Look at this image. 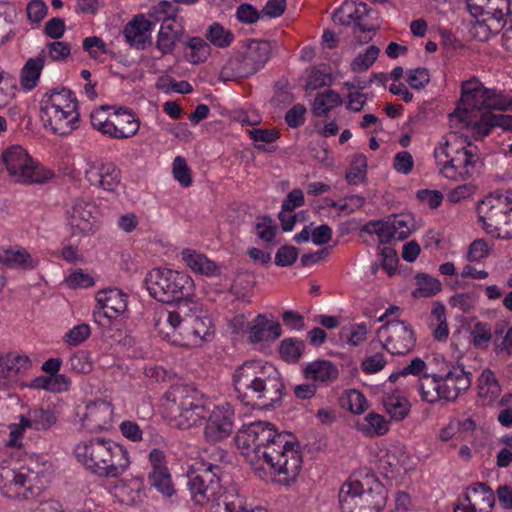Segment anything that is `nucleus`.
I'll return each instance as SVG.
<instances>
[{
    "instance_id": "1",
    "label": "nucleus",
    "mask_w": 512,
    "mask_h": 512,
    "mask_svg": "<svg viewBox=\"0 0 512 512\" xmlns=\"http://www.w3.org/2000/svg\"><path fill=\"white\" fill-rule=\"evenodd\" d=\"M237 449L259 477L270 469L276 481L289 485L302 468L303 457L299 443L285 432H278L266 421L244 425L235 438Z\"/></svg>"
},
{
    "instance_id": "2",
    "label": "nucleus",
    "mask_w": 512,
    "mask_h": 512,
    "mask_svg": "<svg viewBox=\"0 0 512 512\" xmlns=\"http://www.w3.org/2000/svg\"><path fill=\"white\" fill-rule=\"evenodd\" d=\"M461 91L460 103L450 114V126L465 139H483L496 127L512 131V99L477 79L463 82ZM508 148L512 154V143Z\"/></svg>"
},
{
    "instance_id": "3",
    "label": "nucleus",
    "mask_w": 512,
    "mask_h": 512,
    "mask_svg": "<svg viewBox=\"0 0 512 512\" xmlns=\"http://www.w3.org/2000/svg\"><path fill=\"white\" fill-rule=\"evenodd\" d=\"M237 397L247 405L273 408L283 396L284 383L278 370L262 361H246L233 373Z\"/></svg>"
},
{
    "instance_id": "4",
    "label": "nucleus",
    "mask_w": 512,
    "mask_h": 512,
    "mask_svg": "<svg viewBox=\"0 0 512 512\" xmlns=\"http://www.w3.org/2000/svg\"><path fill=\"white\" fill-rule=\"evenodd\" d=\"M187 303L177 309L161 308L154 314V326L159 336L177 346L194 347L211 340L214 327L207 313L200 315L183 313Z\"/></svg>"
},
{
    "instance_id": "5",
    "label": "nucleus",
    "mask_w": 512,
    "mask_h": 512,
    "mask_svg": "<svg viewBox=\"0 0 512 512\" xmlns=\"http://www.w3.org/2000/svg\"><path fill=\"white\" fill-rule=\"evenodd\" d=\"M74 454L87 470L103 477L117 478L131 463L127 449L105 437L80 441L74 448Z\"/></svg>"
},
{
    "instance_id": "6",
    "label": "nucleus",
    "mask_w": 512,
    "mask_h": 512,
    "mask_svg": "<svg viewBox=\"0 0 512 512\" xmlns=\"http://www.w3.org/2000/svg\"><path fill=\"white\" fill-rule=\"evenodd\" d=\"M461 131H450L442 136L433 150L438 173L452 181H465L475 171L478 156L461 140Z\"/></svg>"
},
{
    "instance_id": "7",
    "label": "nucleus",
    "mask_w": 512,
    "mask_h": 512,
    "mask_svg": "<svg viewBox=\"0 0 512 512\" xmlns=\"http://www.w3.org/2000/svg\"><path fill=\"white\" fill-rule=\"evenodd\" d=\"M39 104L43 126L53 134L69 135L78 128V101L71 90L50 89L43 94Z\"/></svg>"
},
{
    "instance_id": "8",
    "label": "nucleus",
    "mask_w": 512,
    "mask_h": 512,
    "mask_svg": "<svg viewBox=\"0 0 512 512\" xmlns=\"http://www.w3.org/2000/svg\"><path fill=\"white\" fill-rule=\"evenodd\" d=\"M162 405L166 417L180 429L199 425L208 413L203 394L184 384L172 386L164 394Z\"/></svg>"
},
{
    "instance_id": "9",
    "label": "nucleus",
    "mask_w": 512,
    "mask_h": 512,
    "mask_svg": "<svg viewBox=\"0 0 512 512\" xmlns=\"http://www.w3.org/2000/svg\"><path fill=\"white\" fill-rule=\"evenodd\" d=\"M387 492L373 475L349 479L339 491L342 512H380L386 503Z\"/></svg>"
},
{
    "instance_id": "10",
    "label": "nucleus",
    "mask_w": 512,
    "mask_h": 512,
    "mask_svg": "<svg viewBox=\"0 0 512 512\" xmlns=\"http://www.w3.org/2000/svg\"><path fill=\"white\" fill-rule=\"evenodd\" d=\"M144 285L153 298L163 303L187 300L195 290L194 281L188 274L168 268L150 270Z\"/></svg>"
},
{
    "instance_id": "11",
    "label": "nucleus",
    "mask_w": 512,
    "mask_h": 512,
    "mask_svg": "<svg viewBox=\"0 0 512 512\" xmlns=\"http://www.w3.org/2000/svg\"><path fill=\"white\" fill-rule=\"evenodd\" d=\"M485 232L500 239L512 238V191L490 194L477 206Z\"/></svg>"
},
{
    "instance_id": "12",
    "label": "nucleus",
    "mask_w": 512,
    "mask_h": 512,
    "mask_svg": "<svg viewBox=\"0 0 512 512\" xmlns=\"http://www.w3.org/2000/svg\"><path fill=\"white\" fill-rule=\"evenodd\" d=\"M470 14L477 19L473 34L480 41L499 33L509 20L512 23V0H466Z\"/></svg>"
},
{
    "instance_id": "13",
    "label": "nucleus",
    "mask_w": 512,
    "mask_h": 512,
    "mask_svg": "<svg viewBox=\"0 0 512 512\" xmlns=\"http://www.w3.org/2000/svg\"><path fill=\"white\" fill-rule=\"evenodd\" d=\"M90 121L94 129L115 140L134 137L141 126L138 116L126 107H100L91 112Z\"/></svg>"
},
{
    "instance_id": "14",
    "label": "nucleus",
    "mask_w": 512,
    "mask_h": 512,
    "mask_svg": "<svg viewBox=\"0 0 512 512\" xmlns=\"http://www.w3.org/2000/svg\"><path fill=\"white\" fill-rule=\"evenodd\" d=\"M2 163L13 182L42 184L53 177V173L34 160L20 145H12L2 152Z\"/></svg>"
},
{
    "instance_id": "15",
    "label": "nucleus",
    "mask_w": 512,
    "mask_h": 512,
    "mask_svg": "<svg viewBox=\"0 0 512 512\" xmlns=\"http://www.w3.org/2000/svg\"><path fill=\"white\" fill-rule=\"evenodd\" d=\"M187 487L191 500L200 506L211 504L212 512H222L220 500L223 486L220 468L216 465L201 464V467L188 474Z\"/></svg>"
},
{
    "instance_id": "16",
    "label": "nucleus",
    "mask_w": 512,
    "mask_h": 512,
    "mask_svg": "<svg viewBox=\"0 0 512 512\" xmlns=\"http://www.w3.org/2000/svg\"><path fill=\"white\" fill-rule=\"evenodd\" d=\"M272 51L270 42L251 40L245 50L230 58L223 66L221 75L224 79L244 78L255 74L268 62Z\"/></svg>"
},
{
    "instance_id": "17",
    "label": "nucleus",
    "mask_w": 512,
    "mask_h": 512,
    "mask_svg": "<svg viewBox=\"0 0 512 512\" xmlns=\"http://www.w3.org/2000/svg\"><path fill=\"white\" fill-rule=\"evenodd\" d=\"M37 474L28 467L9 463L0 465V494L9 499H27L33 495Z\"/></svg>"
},
{
    "instance_id": "18",
    "label": "nucleus",
    "mask_w": 512,
    "mask_h": 512,
    "mask_svg": "<svg viewBox=\"0 0 512 512\" xmlns=\"http://www.w3.org/2000/svg\"><path fill=\"white\" fill-rule=\"evenodd\" d=\"M383 347L393 355L409 352L415 345V336L409 324L404 321H389L378 330Z\"/></svg>"
},
{
    "instance_id": "19",
    "label": "nucleus",
    "mask_w": 512,
    "mask_h": 512,
    "mask_svg": "<svg viewBox=\"0 0 512 512\" xmlns=\"http://www.w3.org/2000/svg\"><path fill=\"white\" fill-rule=\"evenodd\" d=\"M234 425V409L228 402L214 406L204 428V437L208 442L217 443L229 437Z\"/></svg>"
},
{
    "instance_id": "20",
    "label": "nucleus",
    "mask_w": 512,
    "mask_h": 512,
    "mask_svg": "<svg viewBox=\"0 0 512 512\" xmlns=\"http://www.w3.org/2000/svg\"><path fill=\"white\" fill-rule=\"evenodd\" d=\"M148 460L151 467L147 476L150 486L166 499L173 497L176 489L167 466L165 453L157 448L152 449Z\"/></svg>"
},
{
    "instance_id": "21",
    "label": "nucleus",
    "mask_w": 512,
    "mask_h": 512,
    "mask_svg": "<svg viewBox=\"0 0 512 512\" xmlns=\"http://www.w3.org/2000/svg\"><path fill=\"white\" fill-rule=\"evenodd\" d=\"M414 229V220L410 215H397L383 221H371L365 226L369 233H375L381 242L404 240Z\"/></svg>"
},
{
    "instance_id": "22",
    "label": "nucleus",
    "mask_w": 512,
    "mask_h": 512,
    "mask_svg": "<svg viewBox=\"0 0 512 512\" xmlns=\"http://www.w3.org/2000/svg\"><path fill=\"white\" fill-rule=\"evenodd\" d=\"M494 503L493 490L484 483H474L457 500L454 512H490Z\"/></svg>"
},
{
    "instance_id": "23",
    "label": "nucleus",
    "mask_w": 512,
    "mask_h": 512,
    "mask_svg": "<svg viewBox=\"0 0 512 512\" xmlns=\"http://www.w3.org/2000/svg\"><path fill=\"white\" fill-rule=\"evenodd\" d=\"M84 173L91 185L108 192L115 191L121 182L120 170L112 162L89 158Z\"/></svg>"
},
{
    "instance_id": "24",
    "label": "nucleus",
    "mask_w": 512,
    "mask_h": 512,
    "mask_svg": "<svg viewBox=\"0 0 512 512\" xmlns=\"http://www.w3.org/2000/svg\"><path fill=\"white\" fill-rule=\"evenodd\" d=\"M32 368V360L25 352L10 349L0 353V381L16 383Z\"/></svg>"
},
{
    "instance_id": "25",
    "label": "nucleus",
    "mask_w": 512,
    "mask_h": 512,
    "mask_svg": "<svg viewBox=\"0 0 512 512\" xmlns=\"http://www.w3.org/2000/svg\"><path fill=\"white\" fill-rule=\"evenodd\" d=\"M67 224L73 234H85L93 230L97 218V207L85 199H75L67 209Z\"/></svg>"
},
{
    "instance_id": "26",
    "label": "nucleus",
    "mask_w": 512,
    "mask_h": 512,
    "mask_svg": "<svg viewBox=\"0 0 512 512\" xmlns=\"http://www.w3.org/2000/svg\"><path fill=\"white\" fill-rule=\"evenodd\" d=\"M113 408L107 401H96L86 406L81 419L82 428L88 432L108 430L112 425Z\"/></svg>"
},
{
    "instance_id": "27",
    "label": "nucleus",
    "mask_w": 512,
    "mask_h": 512,
    "mask_svg": "<svg viewBox=\"0 0 512 512\" xmlns=\"http://www.w3.org/2000/svg\"><path fill=\"white\" fill-rule=\"evenodd\" d=\"M439 382L442 400L454 401L470 388L472 380L470 373L458 365L453 366L443 376H439Z\"/></svg>"
},
{
    "instance_id": "28",
    "label": "nucleus",
    "mask_w": 512,
    "mask_h": 512,
    "mask_svg": "<svg viewBox=\"0 0 512 512\" xmlns=\"http://www.w3.org/2000/svg\"><path fill=\"white\" fill-rule=\"evenodd\" d=\"M301 372L305 380L314 383L318 387L330 385L339 375L337 366L325 359H317L303 364Z\"/></svg>"
},
{
    "instance_id": "29",
    "label": "nucleus",
    "mask_w": 512,
    "mask_h": 512,
    "mask_svg": "<svg viewBox=\"0 0 512 512\" xmlns=\"http://www.w3.org/2000/svg\"><path fill=\"white\" fill-rule=\"evenodd\" d=\"M96 300L98 304L94 316L103 315L108 319H113L122 314L127 307L126 295L119 289H107L97 293Z\"/></svg>"
},
{
    "instance_id": "30",
    "label": "nucleus",
    "mask_w": 512,
    "mask_h": 512,
    "mask_svg": "<svg viewBox=\"0 0 512 512\" xmlns=\"http://www.w3.org/2000/svg\"><path fill=\"white\" fill-rule=\"evenodd\" d=\"M184 26L180 20H167L161 23L155 46L162 55L174 52L178 42L184 34Z\"/></svg>"
},
{
    "instance_id": "31",
    "label": "nucleus",
    "mask_w": 512,
    "mask_h": 512,
    "mask_svg": "<svg viewBox=\"0 0 512 512\" xmlns=\"http://www.w3.org/2000/svg\"><path fill=\"white\" fill-rule=\"evenodd\" d=\"M282 334L280 324L267 318L264 314H259L251 322L249 327L248 339L251 343L263 341H274Z\"/></svg>"
},
{
    "instance_id": "32",
    "label": "nucleus",
    "mask_w": 512,
    "mask_h": 512,
    "mask_svg": "<svg viewBox=\"0 0 512 512\" xmlns=\"http://www.w3.org/2000/svg\"><path fill=\"white\" fill-rule=\"evenodd\" d=\"M152 23L145 16H136L124 28V36L131 45L144 48L151 41Z\"/></svg>"
},
{
    "instance_id": "33",
    "label": "nucleus",
    "mask_w": 512,
    "mask_h": 512,
    "mask_svg": "<svg viewBox=\"0 0 512 512\" xmlns=\"http://www.w3.org/2000/svg\"><path fill=\"white\" fill-rule=\"evenodd\" d=\"M367 6L362 2L346 0L333 13V21L340 25L361 26V21L367 15Z\"/></svg>"
},
{
    "instance_id": "34",
    "label": "nucleus",
    "mask_w": 512,
    "mask_h": 512,
    "mask_svg": "<svg viewBox=\"0 0 512 512\" xmlns=\"http://www.w3.org/2000/svg\"><path fill=\"white\" fill-rule=\"evenodd\" d=\"M0 263L10 268L31 270L38 266L39 259L22 247H14L0 249Z\"/></svg>"
},
{
    "instance_id": "35",
    "label": "nucleus",
    "mask_w": 512,
    "mask_h": 512,
    "mask_svg": "<svg viewBox=\"0 0 512 512\" xmlns=\"http://www.w3.org/2000/svg\"><path fill=\"white\" fill-rule=\"evenodd\" d=\"M181 259L194 273L205 276H216L220 273L219 267L214 261L196 250L183 249Z\"/></svg>"
},
{
    "instance_id": "36",
    "label": "nucleus",
    "mask_w": 512,
    "mask_h": 512,
    "mask_svg": "<svg viewBox=\"0 0 512 512\" xmlns=\"http://www.w3.org/2000/svg\"><path fill=\"white\" fill-rule=\"evenodd\" d=\"M45 66V52L29 58L20 71V86L25 92L33 90L39 83L42 70Z\"/></svg>"
},
{
    "instance_id": "37",
    "label": "nucleus",
    "mask_w": 512,
    "mask_h": 512,
    "mask_svg": "<svg viewBox=\"0 0 512 512\" xmlns=\"http://www.w3.org/2000/svg\"><path fill=\"white\" fill-rule=\"evenodd\" d=\"M356 427L367 437H380L388 433L390 422L381 414L369 412L357 421Z\"/></svg>"
},
{
    "instance_id": "38",
    "label": "nucleus",
    "mask_w": 512,
    "mask_h": 512,
    "mask_svg": "<svg viewBox=\"0 0 512 512\" xmlns=\"http://www.w3.org/2000/svg\"><path fill=\"white\" fill-rule=\"evenodd\" d=\"M501 388L490 370H484L478 379V396L484 405L494 402L500 395Z\"/></svg>"
},
{
    "instance_id": "39",
    "label": "nucleus",
    "mask_w": 512,
    "mask_h": 512,
    "mask_svg": "<svg viewBox=\"0 0 512 512\" xmlns=\"http://www.w3.org/2000/svg\"><path fill=\"white\" fill-rule=\"evenodd\" d=\"M220 509L222 512H246L250 508L245 497L240 495L235 487H230L222 490Z\"/></svg>"
},
{
    "instance_id": "40",
    "label": "nucleus",
    "mask_w": 512,
    "mask_h": 512,
    "mask_svg": "<svg viewBox=\"0 0 512 512\" xmlns=\"http://www.w3.org/2000/svg\"><path fill=\"white\" fill-rule=\"evenodd\" d=\"M25 424L38 431L48 430L56 423V417L50 410L42 408L31 409L28 411Z\"/></svg>"
},
{
    "instance_id": "41",
    "label": "nucleus",
    "mask_w": 512,
    "mask_h": 512,
    "mask_svg": "<svg viewBox=\"0 0 512 512\" xmlns=\"http://www.w3.org/2000/svg\"><path fill=\"white\" fill-rule=\"evenodd\" d=\"M340 95L333 90H326L319 93L313 103V112L316 116H325L332 109L341 105Z\"/></svg>"
},
{
    "instance_id": "42",
    "label": "nucleus",
    "mask_w": 512,
    "mask_h": 512,
    "mask_svg": "<svg viewBox=\"0 0 512 512\" xmlns=\"http://www.w3.org/2000/svg\"><path fill=\"white\" fill-rule=\"evenodd\" d=\"M385 411L394 420L400 421L404 419L409 412L408 401L398 394H387L383 398Z\"/></svg>"
},
{
    "instance_id": "43",
    "label": "nucleus",
    "mask_w": 512,
    "mask_h": 512,
    "mask_svg": "<svg viewBox=\"0 0 512 512\" xmlns=\"http://www.w3.org/2000/svg\"><path fill=\"white\" fill-rule=\"evenodd\" d=\"M418 389L422 400L435 403L442 400L440 393L439 376L424 375L419 379Z\"/></svg>"
},
{
    "instance_id": "44",
    "label": "nucleus",
    "mask_w": 512,
    "mask_h": 512,
    "mask_svg": "<svg viewBox=\"0 0 512 512\" xmlns=\"http://www.w3.org/2000/svg\"><path fill=\"white\" fill-rule=\"evenodd\" d=\"M369 328L365 323H355L341 330V339L348 345L357 347L367 340Z\"/></svg>"
},
{
    "instance_id": "45",
    "label": "nucleus",
    "mask_w": 512,
    "mask_h": 512,
    "mask_svg": "<svg viewBox=\"0 0 512 512\" xmlns=\"http://www.w3.org/2000/svg\"><path fill=\"white\" fill-rule=\"evenodd\" d=\"M431 326H435L433 335L438 341H445L449 336V328L446 321L444 305L438 303L433 306L431 312Z\"/></svg>"
},
{
    "instance_id": "46",
    "label": "nucleus",
    "mask_w": 512,
    "mask_h": 512,
    "mask_svg": "<svg viewBox=\"0 0 512 512\" xmlns=\"http://www.w3.org/2000/svg\"><path fill=\"white\" fill-rule=\"evenodd\" d=\"M304 342L297 338L284 339L279 347L281 358L288 363H296L304 352Z\"/></svg>"
},
{
    "instance_id": "47",
    "label": "nucleus",
    "mask_w": 512,
    "mask_h": 512,
    "mask_svg": "<svg viewBox=\"0 0 512 512\" xmlns=\"http://www.w3.org/2000/svg\"><path fill=\"white\" fill-rule=\"evenodd\" d=\"M186 46L190 49L187 59L192 64H199L207 60L211 53L210 45L199 37L189 39Z\"/></svg>"
},
{
    "instance_id": "48",
    "label": "nucleus",
    "mask_w": 512,
    "mask_h": 512,
    "mask_svg": "<svg viewBox=\"0 0 512 512\" xmlns=\"http://www.w3.org/2000/svg\"><path fill=\"white\" fill-rule=\"evenodd\" d=\"M206 38L214 46L226 48L233 42L234 34L219 23H213L207 30Z\"/></svg>"
},
{
    "instance_id": "49",
    "label": "nucleus",
    "mask_w": 512,
    "mask_h": 512,
    "mask_svg": "<svg viewBox=\"0 0 512 512\" xmlns=\"http://www.w3.org/2000/svg\"><path fill=\"white\" fill-rule=\"evenodd\" d=\"M407 458V455L403 452L399 453V455H397L396 452H387L384 456L381 457L379 461V468L386 475L399 471L401 468L406 470Z\"/></svg>"
},
{
    "instance_id": "50",
    "label": "nucleus",
    "mask_w": 512,
    "mask_h": 512,
    "mask_svg": "<svg viewBox=\"0 0 512 512\" xmlns=\"http://www.w3.org/2000/svg\"><path fill=\"white\" fill-rule=\"evenodd\" d=\"M379 52V48L374 45L367 47L363 53H359L352 61V71L363 72L369 69L376 61Z\"/></svg>"
},
{
    "instance_id": "51",
    "label": "nucleus",
    "mask_w": 512,
    "mask_h": 512,
    "mask_svg": "<svg viewBox=\"0 0 512 512\" xmlns=\"http://www.w3.org/2000/svg\"><path fill=\"white\" fill-rule=\"evenodd\" d=\"M417 285L418 287L414 293L417 297H431L441 290L440 281L427 274H422L417 277Z\"/></svg>"
},
{
    "instance_id": "52",
    "label": "nucleus",
    "mask_w": 512,
    "mask_h": 512,
    "mask_svg": "<svg viewBox=\"0 0 512 512\" xmlns=\"http://www.w3.org/2000/svg\"><path fill=\"white\" fill-rule=\"evenodd\" d=\"M255 231L261 240L272 242L276 236L277 225L270 217H258L255 221Z\"/></svg>"
},
{
    "instance_id": "53",
    "label": "nucleus",
    "mask_w": 512,
    "mask_h": 512,
    "mask_svg": "<svg viewBox=\"0 0 512 512\" xmlns=\"http://www.w3.org/2000/svg\"><path fill=\"white\" fill-rule=\"evenodd\" d=\"M367 161L363 154H356L352 160V166L346 174V180L349 184L356 185L361 182L366 173Z\"/></svg>"
},
{
    "instance_id": "54",
    "label": "nucleus",
    "mask_w": 512,
    "mask_h": 512,
    "mask_svg": "<svg viewBox=\"0 0 512 512\" xmlns=\"http://www.w3.org/2000/svg\"><path fill=\"white\" fill-rule=\"evenodd\" d=\"M477 302V296L472 292H462L453 295L449 304L452 308H456L464 313L470 312Z\"/></svg>"
},
{
    "instance_id": "55",
    "label": "nucleus",
    "mask_w": 512,
    "mask_h": 512,
    "mask_svg": "<svg viewBox=\"0 0 512 512\" xmlns=\"http://www.w3.org/2000/svg\"><path fill=\"white\" fill-rule=\"evenodd\" d=\"M65 283L69 288H89L94 286V278L81 269L74 270L66 278Z\"/></svg>"
},
{
    "instance_id": "56",
    "label": "nucleus",
    "mask_w": 512,
    "mask_h": 512,
    "mask_svg": "<svg viewBox=\"0 0 512 512\" xmlns=\"http://www.w3.org/2000/svg\"><path fill=\"white\" fill-rule=\"evenodd\" d=\"M173 176L183 187H189L192 183L190 169L186 160L178 156L172 164Z\"/></svg>"
},
{
    "instance_id": "57",
    "label": "nucleus",
    "mask_w": 512,
    "mask_h": 512,
    "mask_svg": "<svg viewBox=\"0 0 512 512\" xmlns=\"http://www.w3.org/2000/svg\"><path fill=\"white\" fill-rule=\"evenodd\" d=\"M176 13L177 8L168 1H160L150 10V15L156 21H162V23L167 20H178Z\"/></svg>"
},
{
    "instance_id": "58",
    "label": "nucleus",
    "mask_w": 512,
    "mask_h": 512,
    "mask_svg": "<svg viewBox=\"0 0 512 512\" xmlns=\"http://www.w3.org/2000/svg\"><path fill=\"white\" fill-rule=\"evenodd\" d=\"M83 49L93 59H99L102 55L108 53L106 43L97 36L86 37L83 40Z\"/></svg>"
},
{
    "instance_id": "59",
    "label": "nucleus",
    "mask_w": 512,
    "mask_h": 512,
    "mask_svg": "<svg viewBox=\"0 0 512 512\" xmlns=\"http://www.w3.org/2000/svg\"><path fill=\"white\" fill-rule=\"evenodd\" d=\"M365 204V198L361 195H349L343 199H340V205H338V215H350L355 211L359 210Z\"/></svg>"
},
{
    "instance_id": "60",
    "label": "nucleus",
    "mask_w": 512,
    "mask_h": 512,
    "mask_svg": "<svg viewBox=\"0 0 512 512\" xmlns=\"http://www.w3.org/2000/svg\"><path fill=\"white\" fill-rule=\"evenodd\" d=\"M407 83L414 89L423 88L430 81V73L426 68L418 67L407 72Z\"/></svg>"
},
{
    "instance_id": "61",
    "label": "nucleus",
    "mask_w": 512,
    "mask_h": 512,
    "mask_svg": "<svg viewBox=\"0 0 512 512\" xmlns=\"http://www.w3.org/2000/svg\"><path fill=\"white\" fill-rule=\"evenodd\" d=\"M490 253L489 245L485 240H474L468 249L467 259L470 262H479L485 259Z\"/></svg>"
},
{
    "instance_id": "62",
    "label": "nucleus",
    "mask_w": 512,
    "mask_h": 512,
    "mask_svg": "<svg viewBox=\"0 0 512 512\" xmlns=\"http://www.w3.org/2000/svg\"><path fill=\"white\" fill-rule=\"evenodd\" d=\"M47 53L53 61H63L71 54V46L67 42L54 41L47 44Z\"/></svg>"
},
{
    "instance_id": "63",
    "label": "nucleus",
    "mask_w": 512,
    "mask_h": 512,
    "mask_svg": "<svg viewBox=\"0 0 512 512\" xmlns=\"http://www.w3.org/2000/svg\"><path fill=\"white\" fill-rule=\"evenodd\" d=\"M237 20L244 24H253L260 18V12L251 4L243 3L236 9Z\"/></svg>"
},
{
    "instance_id": "64",
    "label": "nucleus",
    "mask_w": 512,
    "mask_h": 512,
    "mask_svg": "<svg viewBox=\"0 0 512 512\" xmlns=\"http://www.w3.org/2000/svg\"><path fill=\"white\" fill-rule=\"evenodd\" d=\"M347 401L350 411L354 414H362L369 407L365 396L358 390H350L347 393Z\"/></svg>"
}]
</instances>
